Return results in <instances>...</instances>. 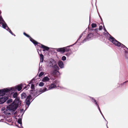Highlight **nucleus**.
<instances>
[{
    "instance_id": "58836bf2",
    "label": "nucleus",
    "mask_w": 128,
    "mask_h": 128,
    "mask_svg": "<svg viewBox=\"0 0 128 128\" xmlns=\"http://www.w3.org/2000/svg\"><path fill=\"white\" fill-rule=\"evenodd\" d=\"M8 114H10V113H8Z\"/></svg>"
},
{
    "instance_id": "c85d7f7f",
    "label": "nucleus",
    "mask_w": 128,
    "mask_h": 128,
    "mask_svg": "<svg viewBox=\"0 0 128 128\" xmlns=\"http://www.w3.org/2000/svg\"><path fill=\"white\" fill-rule=\"evenodd\" d=\"M84 34H85L84 32H83L82 33V34H81L80 35V36H79V38L78 39V40H77V41H78L81 38L82 36Z\"/></svg>"
},
{
    "instance_id": "2f4dec72",
    "label": "nucleus",
    "mask_w": 128,
    "mask_h": 128,
    "mask_svg": "<svg viewBox=\"0 0 128 128\" xmlns=\"http://www.w3.org/2000/svg\"><path fill=\"white\" fill-rule=\"evenodd\" d=\"M102 26H100L99 28V30H102Z\"/></svg>"
},
{
    "instance_id": "473e14b6",
    "label": "nucleus",
    "mask_w": 128,
    "mask_h": 128,
    "mask_svg": "<svg viewBox=\"0 0 128 128\" xmlns=\"http://www.w3.org/2000/svg\"><path fill=\"white\" fill-rule=\"evenodd\" d=\"M12 101V99H10L8 100L7 101V103H8Z\"/></svg>"
},
{
    "instance_id": "20e7f679",
    "label": "nucleus",
    "mask_w": 128,
    "mask_h": 128,
    "mask_svg": "<svg viewBox=\"0 0 128 128\" xmlns=\"http://www.w3.org/2000/svg\"><path fill=\"white\" fill-rule=\"evenodd\" d=\"M94 37V34L92 32L89 34L86 37L83 41L82 42L84 43L86 41H88L92 39Z\"/></svg>"
},
{
    "instance_id": "412c9836",
    "label": "nucleus",
    "mask_w": 128,
    "mask_h": 128,
    "mask_svg": "<svg viewBox=\"0 0 128 128\" xmlns=\"http://www.w3.org/2000/svg\"><path fill=\"white\" fill-rule=\"evenodd\" d=\"M58 72V71H57L56 70H54L52 71V73L53 75H55L57 73V72Z\"/></svg>"
},
{
    "instance_id": "7ed1b4c3",
    "label": "nucleus",
    "mask_w": 128,
    "mask_h": 128,
    "mask_svg": "<svg viewBox=\"0 0 128 128\" xmlns=\"http://www.w3.org/2000/svg\"><path fill=\"white\" fill-rule=\"evenodd\" d=\"M49 66L56 69L58 68V67L57 65L56 61L53 60H50L49 63Z\"/></svg>"
},
{
    "instance_id": "9d476101",
    "label": "nucleus",
    "mask_w": 128,
    "mask_h": 128,
    "mask_svg": "<svg viewBox=\"0 0 128 128\" xmlns=\"http://www.w3.org/2000/svg\"><path fill=\"white\" fill-rule=\"evenodd\" d=\"M8 99V98L7 96L0 98V104L4 103Z\"/></svg>"
},
{
    "instance_id": "ddd939ff",
    "label": "nucleus",
    "mask_w": 128,
    "mask_h": 128,
    "mask_svg": "<svg viewBox=\"0 0 128 128\" xmlns=\"http://www.w3.org/2000/svg\"><path fill=\"white\" fill-rule=\"evenodd\" d=\"M58 64L61 68H62L64 67V64L62 61L59 60L58 62Z\"/></svg>"
},
{
    "instance_id": "1a4fd4ad",
    "label": "nucleus",
    "mask_w": 128,
    "mask_h": 128,
    "mask_svg": "<svg viewBox=\"0 0 128 128\" xmlns=\"http://www.w3.org/2000/svg\"><path fill=\"white\" fill-rule=\"evenodd\" d=\"M56 82L57 81L55 80L54 81L52 84L50 85L48 90H50L55 88L56 87V85L55 84L56 83Z\"/></svg>"
},
{
    "instance_id": "f8f14e48",
    "label": "nucleus",
    "mask_w": 128,
    "mask_h": 128,
    "mask_svg": "<svg viewBox=\"0 0 128 128\" xmlns=\"http://www.w3.org/2000/svg\"><path fill=\"white\" fill-rule=\"evenodd\" d=\"M56 49L57 52H60L61 53L63 54L65 52L64 47L57 48Z\"/></svg>"
},
{
    "instance_id": "bb28decb",
    "label": "nucleus",
    "mask_w": 128,
    "mask_h": 128,
    "mask_svg": "<svg viewBox=\"0 0 128 128\" xmlns=\"http://www.w3.org/2000/svg\"><path fill=\"white\" fill-rule=\"evenodd\" d=\"M18 122L20 124H22V120L20 119H19L18 121Z\"/></svg>"
},
{
    "instance_id": "6ab92c4d",
    "label": "nucleus",
    "mask_w": 128,
    "mask_h": 128,
    "mask_svg": "<svg viewBox=\"0 0 128 128\" xmlns=\"http://www.w3.org/2000/svg\"><path fill=\"white\" fill-rule=\"evenodd\" d=\"M40 60L42 62L44 60V56L42 54H40Z\"/></svg>"
},
{
    "instance_id": "c9c22d12",
    "label": "nucleus",
    "mask_w": 128,
    "mask_h": 128,
    "mask_svg": "<svg viewBox=\"0 0 128 128\" xmlns=\"http://www.w3.org/2000/svg\"><path fill=\"white\" fill-rule=\"evenodd\" d=\"M104 30L105 31H106V28H105L104 27Z\"/></svg>"
},
{
    "instance_id": "a878e982",
    "label": "nucleus",
    "mask_w": 128,
    "mask_h": 128,
    "mask_svg": "<svg viewBox=\"0 0 128 128\" xmlns=\"http://www.w3.org/2000/svg\"><path fill=\"white\" fill-rule=\"evenodd\" d=\"M97 106L98 107V109H99V111H100V113L102 115L103 117L104 118V119L106 120L104 118V116H103V115L102 114V112H101V110H100V108L99 107V106L98 105V106Z\"/></svg>"
},
{
    "instance_id": "4468645a",
    "label": "nucleus",
    "mask_w": 128,
    "mask_h": 128,
    "mask_svg": "<svg viewBox=\"0 0 128 128\" xmlns=\"http://www.w3.org/2000/svg\"><path fill=\"white\" fill-rule=\"evenodd\" d=\"M22 84H18L16 86V90H17L18 91L20 90L22 88Z\"/></svg>"
},
{
    "instance_id": "c756f323",
    "label": "nucleus",
    "mask_w": 128,
    "mask_h": 128,
    "mask_svg": "<svg viewBox=\"0 0 128 128\" xmlns=\"http://www.w3.org/2000/svg\"><path fill=\"white\" fill-rule=\"evenodd\" d=\"M71 54L70 53V52H68L66 54V56H69Z\"/></svg>"
},
{
    "instance_id": "f03ea898",
    "label": "nucleus",
    "mask_w": 128,
    "mask_h": 128,
    "mask_svg": "<svg viewBox=\"0 0 128 128\" xmlns=\"http://www.w3.org/2000/svg\"><path fill=\"white\" fill-rule=\"evenodd\" d=\"M109 40L114 44L117 46H119L123 48L124 50H125L126 48L128 49L124 45L118 41L114 38L111 36L109 38Z\"/></svg>"
},
{
    "instance_id": "f257e3e1",
    "label": "nucleus",
    "mask_w": 128,
    "mask_h": 128,
    "mask_svg": "<svg viewBox=\"0 0 128 128\" xmlns=\"http://www.w3.org/2000/svg\"><path fill=\"white\" fill-rule=\"evenodd\" d=\"M22 103V102L20 100V98H17L12 104L7 106V110L11 112L14 111L18 106L20 105Z\"/></svg>"
},
{
    "instance_id": "9b49d317",
    "label": "nucleus",
    "mask_w": 128,
    "mask_h": 128,
    "mask_svg": "<svg viewBox=\"0 0 128 128\" xmlns=\"http://www.w3.org/2000/svg\"><path fill=\"white\" fill-rule=\"evenodd\" d=\"M92 32L93 34H94V36H95L96 37L99 36V34L97 32L98 31V28L92 30Z\"/></svg>"
},
{
    "instance_id": "4be33fe9",
    "label": "nucleus",
    "mask_w": 128,
    "mask_h": 128,
    "mask_svg": "<svg viewBox=\"0 0 128 128\" xmlns=\"http://www.w3.org/2000/svg\"><path fill=\"white\" fill-rule=\"evenodd\" d=\"M44 74V72H40L38 75V76L39 77H41Z\"/></svg>"
},
{
    "instance_id": "4c0bfd02",
    "label": "nucleus",
    "mask_w": 128,
    "mask_h": 128,
    "mask_svg": "<svg viewBox=\"0 0 128 128\" xmlns=\"http://www.w3.org/2000/svg\"><path fill=\"white\" fill-rule=\"evenodd\" d=\"M23 128L22 127V128Z\"/></svg>"
},
{
    "instance_id": "423d86ee",
    "label": "nucleus",
    "mask_w": 128,
    "mask_h": 128,
    "mask_svg": "<svg viewBox=\"0 0 128 128\" xmlns=\"http://www.w3.org/2000/svg\"><path fill=\"white\" fill-rule=\"evenodd\" d=\"M8 92L7 88L0 90V96H3L4 95Z\"/></svg>"
},
{
    "instance_id": "aec40b11",
    "label": "nucleus",
    "mask_w": 128,
    "mask_h": 128,
    "mask_svg": "<svg viewBox=\"0 0 128 128\" xmlns=\"http://www.w3.org/2000/svg\"><path fill=\"white\" fill-rule=\"evenodd\" d=\"M26 96V94L24 93H23L21 95V97L22 99L25 98Z\"/></svg>"
},
{
    "instance_id": "39448f33",
    "label": "nucleus",
    "mask_w": 128,
    "mask_h": 128,
    "mask_svg": "<svg viewBox=\"0 0 128 128\" xmlns=\"http://www.w3.org/2000/svg\"><path fill=\"white\" fill-rule=\"evenodd\" d=\"M32 99V97L31 96L29 95L27 96L26 99V105L27 106V108L28 107L31 102H30V100Z\"/></svg>"
},
{
    "instance_id": "2eb2a0df",
    "label": "nucleus",
    "mask_w": 128,
    "mask_h": 128,
    "mask_svg": "<svg viewBox=\"0 0 128 128\" xmlns=\"http://www.w3.org/2000/svg\"><path fill=\"white\" fill-rule=\"evenodd\" d=\"M16 86H15L14 87H12L11 88H7L8 89V92H9L10 91H15L16 90Z\"/></svg>"
},
{
    "instance_id": "a211bd4d",
    "label": "nucleus",
    "mask_w": 128,
    "mask_h": 128,
    "mask_svg": "<svg viewBox=\"0 0 128 128\" xmlns=\"http://www.w3.org/2000/svg\"><path fill=\"white\" fill-rule=\"evenodd\" d=\"M89 98H90L91 100L94 103L96 106H98V104L96 102V100L93 98L90 97H89Z\"/></svg>"
},
{
    "instance_id": "6e6552de",
    "label": "nucleus",
    "mask_w": 128,
    "mask_h": 128,
    "mask_svg": "<svg viewBox=\"0 0 128 128\" xmlns=\"http://www.w3.org/2000/svg\"><path fill=\"white\" fill-rule=\"evenodd\" d=\"M36 45L39 46L40 48L44 49L43 50L44 51H45V50H48L49 49V48L48 47L42 44H39L38 43V44H36Z\"/></svg>"
},
{
    "instance_id": "ea45409f",
    "label": "nucleus",
    "mask_w": 128,
    "mask_h": 128,
    "mask_svg": "<svg viewBox=\"0 0 128 128\" xmlns=\"http://www.w3.org/2000/svg\"><path fill=\"white\" fill-rule=\"evenodd\" d=\"M38 54H39V52H38Z\"/></svg>"
},
{
    "instance_id": "f704fd0d",
    "label": "nucleus",
    "mask_w": 128,
    "mask_h": 128,
    "mask_svg": "<svg viewBox=\"0 0 128 128\" xmlns=\"http://www.w3.org/2000/svg\"><path fill=\"white\" fill-rule=\"evenodd\" d=\"M40 92H41L42 93L44 92V90H43V89H40Z\"/></svg>"
},
{
    "instance_id": "e433bc0d",
    "label": "nucleus",
    "mask_w": 128,
    "mask_h": 128,
    "mask_svg": "<svg viewBox=\"0 0 128 128\" xmlns=\"http://www.w3.org/2000/svg\"><path fill=\"white\" fill-rule=\"evenodd\" d=\"M128 82V80L127 81L125 82H124L123 84H121L122 85V84H124V83H125L126 82Z\"/></svg>"
},
{
    "instance_id": "b1692460",
    "label": "nucleus",
    "mask_w": 128,
    "mask_h": 128,
    "mask_svg": "<svg viewBox=\"0 0 128 128\" xmlns=\"http://www.w3.org/2000/svg\"><path fill=\"white\" fill-rule=\"evenodd\" d=\"M44 84L42 82H40L38 84V85L40 86H42L44 85Z\"/></svg>"
},
{
    "instance_id": "393cba45",
    "label": "nucleus",
    "mask_w": 128,
    "mask_h": 128,
    "mask_svg": "<svg viewBox=\"0 0 128 128\" xmlns=\"http://www.w3.org/2000/svg\"><path fill=\"white\" fill-rule=\"evenodd\" d=\"M92 28H95L96 27V24L92 23Z\"/></svg>"
},
{
    "instance_id": "f3484780",
    "label": "nucleus",
    "mask_w": 128,
    "mask_h": 128,
    "mask_svg": "<svg viewBox=\"0 0 128 128\" xmlns=\"http://www.w3.org/2000/svg\"><path fill=\"white\" fill-rule=\"evenodd\" d=\"M73 45H72L69 46H68L64 47V50L65 51V52H68L70 51V48H68L70 47Z\"/></svg>"
},
{
    "instance_id": "7c9ffc66",
    "label": "nucleus",
    "mask_w": 128,
    "mask_h": 128,
    "mask_svg": "<svg viewBox=\"0 0 128 128\" xmlns=\"http://www.w3.org/2000/svg\"><path fill=\"white\" fill-rule=\"evenodd\" d=\"M31 88L32 89V90L34 89V85L33 84H32L31 85Z\"/></svg>"
},
{
    "instance_id": "72a5a7b5",
    "label": "nucleus",
    "mask_w": 128,
    "mask_h": 128,
    "mask_svg": "<svg viewBox=\"0 0 128 128\" xmlns=\"http://www.w3.org/2000/svg\"><path fill=\"white\" fill-rule=\"evenodd\" d=\"M49 88L48 89V90H47V88H45L44 89H43V90H44V92H45V91L47 90H48Z\"/></svg>"
},
{
    "instance_id": "0eeeda50",
    "label": "nucleus",
    "mask_w": 128,
    "mask_h": 128,
    "mask_svg": "<svg viewBox=\"0 0 128 128\" xmlns=\"http://www.w3.org/2000/svg\"><path fill=\"white\" fill-rule=\"evenodd\" d=\"M23 34L26 36L36 46V44H38V43L35 40H33L32 38L30 37L28 34H26L25 32H24Z\"/></svg>"
},
{
    "instance_id": "dca6fc26",
    "label": "nucleus",
    "mask_w": 128,
    "mask_h": 128,
    "mask_svg": "<svg viewBox=\"0 0 128 128\" xmlns=\"http://www.w3.org/2000/svg\"><path fill=\"white\" fill-rule=\"evenodd\" d=\"M50 80V78L47 76H46L44 78L42 81L44 82H46Z\"/></svg>"
},
{
    "instance_id": "5701e85b",
    "label": "nucleus",
    "mask_w": 128,
    "mask_h": 128,
    "mask_svg": "<svg viewBox=\"0 0 128 128\" xmlns=\"http://www.w3.org/2000/svg\"><path fill=\"white\" fill-rule=\"evenodd\" d=\"M17 93L16 92L13 95V96L14 98H16L17 97Z\"/></svg>"
},
{
    "instance_id": "cd10ccee",
    "label": "nucleus",
    "mask_w": 128,
    "mask_h": 128,
    "mask_svg": "<svg viewBox=\"0 0 128 128\" xmlns=\"http://www.w3.org/2000/svg\"><path fill=\"white\" fill-rule=\"evenodd\" d=\"M66 59V58L65 56H63L62 58V60L63 61H65Z\"/></svg>"
}]
</instances>
